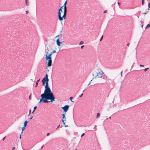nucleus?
Returning a JSON list of instances; mask_svg holds the SVG:
<instances>
[{"instance_id":"obj_1","label":"nucleus","mask_w":150,"mask_h":150,"mask_svg":"<svg viewBox=\"0 0 150 150\" xmlns=\"http://www.w3.org/2000/svg\"><path fill=\"white\" fill-rule=\"evenodd\" d=\"M49 79L48 77L47 74L45 75V76L42 80V85H44L45 83L46 85L45 86V90L44 93L41 95V98L40 99L39 103L43 102L44 103L48 102L47 100H50L51 102L55 100V97L52 92L51 91L50 88L49 86L48 81Z\"/></svg>"},{"instance_id":"obj_2","label":"nucleus","mask_w":150,"mask_h":150,"mask_svg":"<svg viewBox=\"0 0 150 150\" xmlns=\"http://www.w3.org/2000/svg\"><path fill=\"white\" fill-rule=\"evenodd\" d=\"M45 58L46 60L47 61L46 62L47 63V67H50L52 66V56L50 54H49L47 55V54L45 55Z\"/></svg>"},{"instance_id":"obj_3","label":"nucleus","mask_w":150,"mask_h":150,"mask_svg":"<svg viewBox=\"0 0 150 150\" xmlns=\"http://www.w3.org/2000/svg\"><path fill=\"white\" fill-rule=\"evenodd\" d=\"M63 7V6L61 7L59 10L58 16L59 20L60 21H62L63 20V18H62L61 16V13L62 12V8Z\"/></svg>"},{"instance_id":"obj_4","label":"nucleus","mask_w":150,"mask_h":150,"mask_svg":"<svg viewBox=\"0 0 150 150\" xmlns=\"http://www.w3.org/2000/svg\"><path fill=\"white\" fill-rule=\"evenodd\" d=\"M69 107V105H66L64 106V107H62V108L63 109L64 112H65V113L66 112H67V110H68Z\"/></svg>"},{"instance_id":"obj_5","label":"nucleus","mask_w":150,"mask_h":150,"mask_svg":"<svg viewBox=\"0 0 150 150\" xmlns=\"http://www.w3.org/2000/svg\"><path fill=\"white\" fill-rule=\"evenodd\" d=\"M103 73L101 72L97 73V75L96 76V77L98 78H102V74H103Z\"/></svg>"},{"instance_id":"obj_6","label":"nucleus","mask_w":150,"mask_h":150,"mask_svg":"<svg viewBox=\"0 0 150 150\" xmlns=\"http://www.w3.org/2000/svg\"><path fill=\"white\" fill-rule=\"evenodd\" d=\"M67 12V10L66 8H64V15H63L62 17V18H63V19H65V17H66L65 15L66 14Z\"/></svg>"},{"instance_id":"obj_7","label":"nucleus","mask_w":150,"mask_h":150,"mask_svg":"<svg viewBox=\"0 0 150 150\" xmlns=\"http://www.w3.org/2000/svg\"><path fill=\"white\" fill-rule=\"evenodd\" d=\"M56 42L57 45L58 46H59L60 45V44L61 43L59 42V39H58L56 41Z\"/></svg>"},{"instance_id":"obj_8","label":"nucleus","mask_w":150,"mask_h":150,"mask_svg":"<svg viewBox=\"0 0 150 150\" xmlns=\"http://www.w3.org/2000/svg\"><path fill=\"white\" fill-rule=\"evenodd\" d=\"M65 113L62 114V118H63V119L64 120H65V121H66V118L65 116Z\"/></svg>"},{"instance_id":"obj_9","label":"nucleus","mask_w":150,"mask_h":150,"mask_svg":"<svg viewBox=\"0 0 150 150\" xmlns=\"http://www.w3.org/2000/svg\"><path fill=\"white\" fill-rule=\"evenodd\" d=\"M40 79H39L36 82V85L35 86V87H36L37 86H38V83L39 82V81H40Z\"/></svg>"},{"instance_id":"obj_10","label":"nucleus","mask_w":150,"mask_h":150,"mask_svg":"<svg viewBox=\"0 0 150 150\" xmlns=\"http://www.w3.org/2000/svg\"><path fill=\"white\" fill-rule=\"evenodd\" d=\"M28 123V121H25L24 122V124L23 127H25L27 125V123Z\"/></svg>"},{"instance_id":"obj_11","label":"nucleus","mask_w":150,"mask_h":150,"mask_svg":"<svg viewBox=\"0 0 150 150\" xmlns=\"http://www.w3.org/2000/svg\"><path fill=\"white\" fill-rule=\"evenodd\" d=\"M47 50L46 51V50H45V52L46 53V54H47L48 55V52L49 51V49L48 47L47 48Z\"/></svg>"},{"instance_id":"obj_12","label":"nucleus","mask_w":150,"mask_h":150,"mask_svg":"<svg viewBox=\"0 0 150 150\" xmlns=\"http://www.w3.org/2000/svg\"><path fill=\"white\" fill-rule=\"evenodd\" d=\"M67 1H66L65 3H64V5L63 6V7H64V8H66V4H67Z\"/></svg>"},{"instance_id":"obj_13","label":"nucleus","mask_w":150,"mask_h":150,"mask_svg":"<svg viewBox=\"0 0 150 150\" xmlns=\"http://www.w3.org/2000/svg\"><path fill=\"white\" fill-rule=\"evenodd\" d=\"M56 52V50H54L50 54V55H51V56H52V55L54 53H55Z\"/></svg>"},{"instance_id":"obj_14","label":"nucleus","mask_w":150,"mask_h":150,"mask_svg":"<svg viewBox=\"0 0 150 150\" xmlns=\"http://www.w3.org/2000/svg\"><path fill=\"white\" fill-rule=\"evenodd\" d=\"M72 98H73V97H70L69 99L73 103L75 102L74 101L72 100Z\"/></svg>"},{"instance_id":"obj_15","label":"nucleus","mask_w":150,"mask_h":150,"mask_svg":"<svg viewBox=\"0 0 150 150\" xmlns=\"http://www.w3.org/2000/svg\"><path fill=\"white\" fill-rule=\"evenodd\" d=\"M28 0H25V2L26 5L27 6H28L29 5V3L27 2Z\"/></svg>"},{"instance_id":"obj_16","label":"nucleus","mask_w":150,"mask_h":150,"mask_svg":"<svg viewBox=\"0 0 150 150\" xmlns=\"http://www.w3.org/2000/svg\"><path fill=\"white\" fill-rule=\"evenodd\" d=\"M150 28V24H149L147 25L146 27L145 28V29H146L147 28Z\"/></svg>"},{"instance_id":"obj_17","label":"nucleus","mask_w":150,"mask_h":150,"mask_svg":"<svg viewBox=\"0 0 150 150\" xmlns=\"http://www.w3.org/2000/svg\"><path fill=\"white\" fill-rule=\"evenodd\" d=\"M100 114L99 113H98L97 114L96 117L97 118H98V117L100 116Z\"/></svg>"},{"instance_id":"obj_18","label":"nucleus","mask_w":150,"mask_h":150,"mask_svg":"<svg viewBox=\"0 0 150 150\" xmlns=\"http://www.w3.org/2000/svg\"><path fill=\"white\" fill-rule=\"evenodd\" d=\"M25 127H23V126L22 128V131L21 132V134H22V133L23 132V131L24 130V129H25Z\"/></svg>"},{"instance_id":"obj_19","label":"nucleus","mask_w":150,"mask_h":150,"mask_svg":"<svg viewBox=\"0 0 150 150\" xmlns=\"http://www.w3.org/2000/svg\"><path fill=\"white\" fill-rule=\"evenodd\" d=\"M83 44V42L82 41H81L80 42L79 44L80 45H82Z\"/></svg>"},{"instance_id":"obj_20","label":"nucleus","mask_w":150,"mask_h":150,"mask_svg":"<svg viewBox=\"0 0 150 150\" xmlns=\"http://www.w3.org/2000/svg\"><path fill=\"white\" fill-rule=\"evenodd\" d=\"M64 120H64L63 119V120H62V122L63 123V124H64V125H65V122H64Z\"/></svg>"},{"instance_id":"obj_21","label":"nucleus","mask_w":150,"mask_h":150,"mask_svg":"<svg viewBox=\"0 0 150 150\" xmlns=\"http://www.w3.org/2000/svg\"><path fill=\"white\" fill-rule=\"evenodd\" d=\"M148 69H149V68H146V69H144V71H147Z\"/></svg>"},{"instance_id":"obj_22","label":"nucleus","mask_w":150,"mask_h":150,"mask_svg":"<svg viewBox=\"0 0 150 150\" xmlns=\"http://www.w3.org/2000/svg\"><path fill=\"white\" fill-rule=\"evenodd\" d=\"M33 118V116H32V115H31V116H30V118H29V120H31Z\"/></svg>"},{"instance_id":"obj_23","label":"nucleus","mask_w":150,"mask_h":150,"mask_svg":"<svg viewBox=\"0 0 150 150\" xmlns=\"http://www.w3.org/2000/svg\"><path fill=\"white\" fill-rule=\"evenodd\" d=\"M142 4L143 5L144 4V0H142Z\"/></svg>"},{"instance_id":"obj_24","label":"nucleus","mask_w":150,"mask_h":150,"mask_svg":"<svg viewBox=\"0 0 150 150\" xmlns=\"http://www.w3.org/2000/svg\"><path fill=\"white\" fill-rule=\"evenodd\" d=\"M37 107L36 106H35L34 108V111H35V110L36 109V108Z\"/></svg>"},{"instance_id":"obj_25","label":"nucleus","mask_w":150,"mask_h":150,"mask_svg":"<svg viewBox=\"0 0 150 150\" xmlns=\"http://www.w3.org/2000/svg\"><path fill=\"white\" fill-rule=\"evenodd\" d=\"M103 36L102 35L100 39V41H101L102 40V39H103Z\"/></svg>"},{"instance_id":"obj_26","label":"nucleus","mask_w":150,"mask_h":150,"mask_svg":"<svg viewBox=\"0 0 150 150\" xmlns=\"http://www.w3.org/2000/svg\"><path fill=\"white\" fill-rule=\"evenodd\" d=\"M140 66L141 67H144V66L143 65H142V64H140Z\"/></svg>"},{"instance_id":"obj_27","label":"nucleus","mask_w":150,"mask_h":150,"mask_svg":"<svg viewBox=\"0 0 150 150\" xmlns=\"http://www.w3.org/2000/svg\"><path fill=\"white\" fill-rule=\"evenodd\" d=\"M84 134H85L84 133H83L82 134V135H81V137H83V136L84 135Z\"/></svg>"},{"instance_id":"obj_28","label":"nucleus","mask_w":150,"mask_h":150,"mask_svg":"<svg viewBox=\"0 0 150 150\" xmlns=\"http://www.w3.org/2000/svg\"><path fill=\"white\" fill-rule=\"evenodd\" d=\"M148 7L150 8V3L148 4Z\"/></svg>"},{"instance_id":"obj_29","label":"nucleus","mask_w":150,"mask_h":150,"mask_svg":"<svg viewBox=\"0 0 150 150\" xmlns=\"http://www.w3.org/2000/svg\"><path fill=\"white\" fill-rule=\"evenodd\" d=\"M83 95V94L82 93L81 95H80V96H79V97H81Z\"/></svg>"},{"instance_id":"obj_30","label":"nucleus","mask_w":150,"mask_h":150,"mask_svg":"<svg viewBox=\"0 0 150 150\" xmlns=\"http://www.w3.org/2000/svg\"><path fill=\"white\" fill-rule=\"evenodd\" d=\"M29 99H30V100H31V95H30L29 96Z\"/></svg>"},{"instance_id":"obj_31","label":"nucleus","mask_w":150,"mask_h":150,"mask_svg":"<svg viewBox=\"0 0 150 150\" xmlns=\"http://www.w3.org/2000/svg\"><path fill=\"white\" fill-rule=\"evenodd\" d=\"M84 47V45H82V46H81V49H83V47Z\"/></svg>"},{"instance_id":"obj_32","label":"nucleus","mask_w":150,"mask_h":150,"mask_svg":"<svg viewBox=\"0 0 150 150\" xmlns=\"http://www.w3.org/2000/svg\"><path fill=\"white\" fill-rule=\"evenodd\" d=\"M5 139V137H4L2 139V140L4 141Z\"/></svg>"},{"instance_id":"obj_33","label":"nucleus","mask_w":150,"mask_h":150,"mask_svg":"<svg viewBox=\"0 0 150 150\" xmlns=\"http://www.w3.org/2000/svg\"><path fill=\"white\" fill-rule=\"evenodd\" d=\"M15 147H13L12 148V150H15Z\"/></svg>"},{"instance_id":"obj_34","label":"nucleus","mask_w":150,"mask_h":150,"mask_svg":"<svg viewBox=\"0 0 150 150\" xmlns=\"http://www.w3.org/2000/svg\"><path fill=\"white\" fill-rule=\"evenodd\" d=\"M117 3H118V5H119V6H120V3L119 2H118Z\"/></svg>"},{"instance_id":"obj_35","label":"nucleus","mask_w":150,"mask_h":150,"mask_svg":"<svg viewBox=\"0 0 150 150\" xmlns=\"http://www.w3.org/2000/svg\"><path fill=\"white\" fill-rule=\"evenodd\" d=\"M122 71L121 73V76H122Z\"/></svg>"},{"instance_id":"obj_36","label":"nucleus","mask_w":150,"mask_h":150,"mask_svg":"<svg viewBox=\"0 0 150 150\" xmlns=\"http://www.w3.org/2000/svg\"><path fill=\"white\" fill-rule=\"evenodd\" d=\"M31 112V110H29V115L30 113Z\"/></svg>"},{"instance_id":"obj_37","label":"nucleus","mask_w":150,"mask_h":150,"mask_svg":"<svg viewBox=\"0 0 150 150\" xmlns=\"http://www.w3.org/2000/svg\"><path fill=\"white\" fill-rule=\"evenodd\" d=\"M129 43H128L127 45V46L129 47Z\"/></svg>"},{"instance_id":"obj_38","label":"nucleus","mask_w":150,"mask_h":150,"mask_svg":"<svg viewBox=\"0 0 150 150\" xmlns=\"http://www.w3.org/2000/svg\"><path fill=\"white\" fill-rule=\"evenodd\" d=\"M50 134L49 133H48L47 134V136H49V135Z\"/></svg>"},{"instance_id":"obj_39","label":"nucleus","mask_w":150,"mask_h":150,"mask_svg":"<svg viewBox=\"0 0 150 150\" xmlns=\"http://www.w3.org/2000/svg\"><path fill=\"white\" fill-rule=\"evenodd\" d=\"M28 11H26V14H28Z\"/></svg>"},{"instance_id":"obj_40","label":"nucleus","mask_w":150,"mask_h":150,"mask_svg":"<svg viewBox=\"0 0 150 150\" xmlns=\"http://www.w3.org/2000/svg\"><path fill=\"white\" fill-rule=\"evenodd\" d=\"M21 134L20 135V137H19V138L20 139H21Z\"/></svg>"},{"instance_id":"obj_41","label":"nucleus","mask_w":150,"mask_h":150,"mask_svg":"<svg viewBox=\"0 0 150 150\" xmlns=\"http://www.w3.org/2000/svg\"><path fill=\"white\" fill-rule=\"evenodd\" d=\"M60 126V125H59L58 127H57V128L56 129H57Z\"/></svg>"},{"instance_id":"obj_42","label":"nucleus","mask_w":150,"mask_h":150,"mask_svg":"<svg viewBox=\"0 0 150 150\" xmlns=\"http://www.w3.org/2000/svg\"><path fill=\"white\" fill-rule=\"evenodd\" d=\"M35 111H34V110H33V112H32V114H33L34 113V112Z\"/></svg>"},{"instance_id":"obj_43","label":"nucleus","mask_w":150,"mask_h":150,"mask_svg":"<svg viewBox=\"0 0 150 150\" xmlns=\"http://www.w3.org/2000/svg\"><path fill=\"white\" fill-rule=\"evenodd\" d=\"M106 11H104V13H106Z\"/></svg>"},{"instance_id":"obj_44","label":"nucleus","mask_w":150,"mask_h":150,"mask_svg":"<svg viewBox=\"0 0 150 150\" xmlns=\"http://www.w3.org/2000/svg\"><path fill=\"white\" fill-rule=\"evenodd\" d=\"M59 35H57V36L56 37H59Z\"/></svg>"},{"instance_id":"obj_45","label":"nucleus","mask_w":150,"mask_h":150,"mask_svg":"<svg viewBox=\"0 0 150 150\" xmlns=\"http://www.w3.org/2000/svg\"><path fill=\"white\" fill-rule=\"evenodd\" d=\"M90 83H91V82H90L88 84V86L90 84Z\"/></svg>"},{"instance_id":"obj_46","label":"nucleus","mask_w":150,"mask_h":150,"mask_svg":"<svg viewBox=\"0 0 150 150\" xmlns=\"http://www.w3.org/2000/svg\"><path fill=\"white\" fill-rule=\"evenodd\" d=\"M68 127V126L67 125H65V127Z\"/></svg>"},{"instance_id":"obj_47","label":"nucleus","mask_w":150,"mask_h":150,"mask_svg":"<svg viewBox=\"0 0 150 150\" xmlns=\"http://www.w3.org/2000/svg\"><path fill=\"white\" fill-rule=\"evenodd\" d=\"M143 25H142L141 26L142 28H143Z\"/></svg>"},{"instance_id":"obj_48","label":"nucleus","mask_w":150,"mask_h":150,"mask_svg":"<svg viewBox=\"0 0 150 150\" xmlns=\"http://www.w3.org/2000/svg\"><path fill=\"white\" fill-rule=\"evenodd\" d=\"M111 118V117H109V118H110V119Z\"/></svg>"},{"instance_id":"obj_49","label":"nucleus","mask_w":150,"mask_h":150,"mask_svg":"<svg viewBox=\"0 0 150 150\" xmlns=\"http://www.w3.org/2000/svg\"><path fill=\"white\" fill-rule=\"evenodd\" d=\"M85 89H84V90H83V92L84 91H85Z\"/></svg>"},{"instance_id":"obj_50","label":"nucleus","mask_w":150,"mask_h":150,"mask_svg":"<svg viewBox=\"0 0 150 150\" xmlns=\"http://www.w3.org/2000/svg\"><path fill=\"white\" fill-rule=\"evenodd\" d=\"M43 147V146H42V147H41V149H42Z\"/></svg>"},{"instance_id":"obj_51","label":"nucleus","mask_w":150,"mask_h":150,"mask_svg":"<svg viewBox=\"0 0 150 150\" xmlns=\"http://www.w3.org/2000/svg\"><path fill=\"white\" fill-rule=\"evenodd\" d=\"M62 127V125L61 126V127Z\"/></svg>"},{"instance_id":"obj_52","label":"nucleus","mask_w":150,"mask_h":150,"mask_svg":"<svg viewBox=\"0 0 150 150\" xmlns=\"http://www.w3.org/2000/svg\"><path fill=\"white\" fill-rule=\"evenodd\" d=\"M75 150H77V149H75Z\"/></svg>"}]
</instances>
